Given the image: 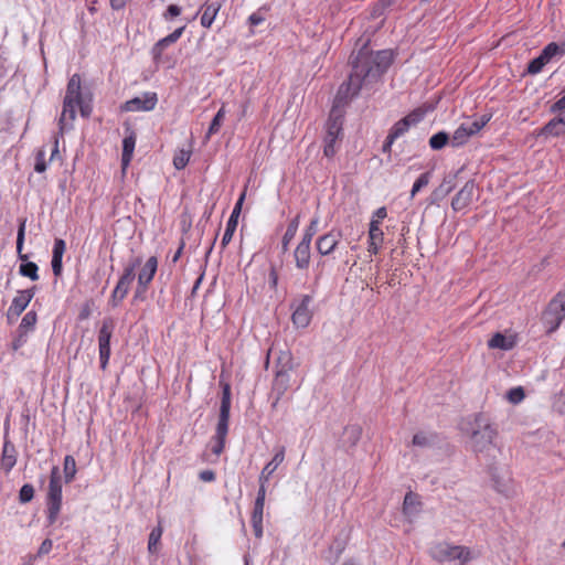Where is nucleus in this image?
Instances as JSON below:
<instances>
[{"mask_svg": "<svg viewBox=\"0 0 565 565\" xmlns=\"http://www.w3.org/2000/svg\"><path fill=\"white\" fill-rule=\"evenodd\" d=\"M460 430L469 438V445L476 454H488L495 448L497 429L483 414L468 416L460 423Z\"/></svg>", "mask_w": 565, "mask_h": 565, "instance_id": "obj_1", "label": "nucleus"}, {"mask_svg": "<svg viewBox=\"0 0 565 565\" xmlns=\"http://www.w3.org/2000/svg\"><path fill=\"white\" fill-rule=\"evenodd\" d=\"M76 108H79L83 117H88L92 108L89 102H86L81 89V77L74 74L67 84L64 97L63 109L58 120L60 134L72 128V122L76 117Z\"/></svg>", "mask_w": 565, "mask_h": 565, "instance_id": "obj_2", "label": "nucleus"}, {"mask_svg": "<svg viewBox=\"0 0 565 565\" xmlns=\"http://www.w3.org/2000/svg\"><path fill=\"white\" fill-rule=\"evenodd\" d=\"M367 58L363 54H358L352 65V73L347 83H343L335 96V107L345 104L349 99L359 94L365 81L373 78L365 76Z\"/></svg>", "mask_w": 565, "mask_h": 565, "instance_id": "obj_3", "label": "nucleus"}, {"mask_svg": "<svg viewBox=\"0 0 565 565\" xmlns=\"http://www.w3.org/2000/svg\"><path fill=\"white\" fill-rule=\"evenodd\" d=\"M430 556L438 562L458 561L459 565H466L468 562L477 558L479 553L461 545H451L447 542H440L430 547Z\"/></svg>", "mask_w": 565, "mask_h": 565, "instance_id": "obj_4", "label": "nucleus"}, {"mask_svg": "<svg viewBox=\"0 0 565 565\" xmlns=\"http://www.w3.org/2000/svg\"><path fill=\"white\" fill-rule=\"evenodd\" d=\"M343 113L339 107H333L326 124V136L323 139V154L332 158L338 150L339 141L342 138Z\"/></svg>", "mask_w": 565, "mask_h": 565, "instance_id": "obj_5", "label": "nucleus"}, {"mask_svg": "<svg viewBox=\"0 0 565 565\" xmlns=\"http://www.w3.org/2000/svg\"><path fill=\"white\" fill-rule=\"evenodd\" d=\"M565 318V292H558L548 303L543 321L548 332L555 331Z\"/></svg>", "mask_w": 565, "mask_h": 565, "instance_id": "obj_6", "label": "nucleus"}, {"mask_svg": "<svg viewBox=\"0 0 565 565\" xmlns=\"http://www.w3.org/2000/svg\"><path fill=\"white\" fill-rule=\"evenodd\" d=\"M489 117L482 116L473 120H466L455 130L450 143L452 147H460L465 145L470 137L478 134L489 121Z\"/></svg>", "mask_w": 565, "mask_h": 565, "instance_id": "obj_7", "label": "nucleus"}, {"mask_svg": "<svg viewBox=\"0 0 565 565\" xmlns=\"http://www.w3.org/2000/svg\"><path fill=\"white\" fill-rule=\"evenodd\" d=\"M141 259L135 258L129 266L124 270V274L119 278L110 298L113 307H117L119 302L127 296L130 285L135 279V269L140 265Z\"/></svg>", "mask_w": 565, "mask_h": 565, "instance_id": "obj_8", "label": "nucleus"}, {"mask_svg": "<svg viewBox=\"0 0 565 565\" xmlns=\"http://www.w3.org/2000/svg\"><path fill=\"white\" fill-rule=\"evenodd\" d=\"M358 54H363L367 58V66L365 76H372L373 78L380 76L392 63V54L390 51H377L369 54L364 50H361Z\"/></svg>", "mask_w": 565, "mask_h": 565, "instance_id": "obj_9", "label": "nucleus"}, {"mask_svg": "<svg viewBox=\"0 0 565 565\" xmlns=\"http://www.w3.org/2000/svg\"><path fill=\"white\" fill-rule=\"evenodd\" d=\"M114 332V323L110 319H105L102 323V327L98 331V352H99V361L100 369L106 370L109 358L111 354L110 351V339Z\"/></svg>", "mask_w": 565, "mask_h": 565, "instance_id": "obj_10", "label": "nucleus"}, {"mask_svg": "<svg viewBox=\"0 0 565 565\" xmlns=\"http://www.w3.org/2000/svg\"><path fill=\"white\" fill-rule=\"evenodd\" d=\"M158 268V259L154 256L148 258L140 273L138 274V287L135 292V298H143V294L146 292L148 285L154 277V274Z\"/></svg>", "mask_w": 565, "mask_h": 565, "instance_id": "obj_11", "label": "nucleus"}, {"mask_svg": "<svg viewBox=\"0 0 565 565\" xmlns=\"http://www.w3.org/2000/svg\"><path fill=\"white\" fill-rule=\"evenodd\" d=\"M311 302V296L302 295L299 302L295 306L291 319L297 328H307L309 326L312 318Z\"/></svg>", "mask_w": 565, "mask_h": 565, "instance_id": "obj_12", "label": "nucleus"}, {"mask_svg": "<svg viewBox=\"0 0 565 565\" xmlns=\"http://www.w3.org/2000/svg\"><path fill=\"white\" fill-rule=\"evenodd\" d=\"M157 102V94L148 92L140 97L127 100L124 108L127 111H149L156 107Z\"/></svg>", "mask_w": 565, "mask_h": 565, "instance_id": "obj_13", "label": "nucleus"}, {"mask_svg": "<svg viewBox=\"0 0 565 565\" xmlns=\"http://www.w3.org/2000/svg\"><path fill=\"white\" fill-rule=\"evenodd\" d=\"M342 233L339 230H331L330 232L318 237L316 242L317 250L320 255H330L340 243Z\"/></svg>", "mask_w": 565, "mask_h": 565, "instance_id": "obj_14", "label": "nucleus"}, {"mask_svg": "<svg viewBox=\"0 0 565 565\" xmlns=\"http://www.w3.org/2000/svg\"><path fill=\"white\" fill-rule=\"evenodd\" d=\"M244 199H245V193H242L239 199L237 200V202L234 205V209H233L231 216L226 223V228H225V232H224L222 241H221L222 248H225L227 246V244L233 238V235L237 227L238 216L242 211V205H243Z\"/></svg>", "mask_w": 565, "mask_h": 565, "instance_id": "obj_15", "label": "nucleus"}, {"mask_svg": "<svg viewBox=\"0 0 565 565\" xmlns=\"http://www.w3.org/2000/svg\"><path fill=\"white\" fill-rule=\"evenodd\" d=\"M33 297L34 288L18 291L8 309V317H19L28 307Z\"/></svg>", "mask_w": 565, "mask_h": 565, "instance_id": "obj_16", "label": "nucleus"}, {"mask_svg": "<svg viewBox=\"0 0 565 565\" xmlns=\"http://www.w3.org/2000/svg\"><path fill=\"white\" fill-rule=\"evenodd\" d=\"M556 52V43L552 42L547 44L541 54L532 60L527 66V72L530 74H539L543 67L554 57Z\"/></svg>", "mask_w": 565, "mask_h": 565, "instance_id": "obj_17", "label": "nucleus"}, {"mask_svg": "<svg viewBox=\"0 0 565 565\" xmlns=\"http://www.w3.org/2000/svg\"><path fill=\"white\" fill-rule=\"evenodd\" d=\"M476 184L473 181H468L456 194L451 201V206L455 211H460L467 207L472 201L475 194Z\"/></svg>", "mask_w": 565, "mask_h": 565, "instance_id": "obj_18", "label": "nucleus"}, {"mask_svg": "<svg viewBox=\"0 0 565 565\" xmlns=\"http://www.w3.org/2000/svg\"><path fill=\"white\" fill-rule=\"evenodd\" d=\"M17 449L15 446L4 437L2 456H1V469L9 473L17 463Z\"/></svg>", "mask_w": 565, "mask_h": 565, "instance_id": "obj_19", "label": "nucleus"}, {"mask_svg": "<svg viewBox=\"0 0 565 565\" xmlns=\"http://www.w3.org/2000/svg\"><path fill=\"white\" fill-rule=\"evenodd\" d=\"M384 241V233L379 227V221H371L369 228V247L367 252L372 255H376Z\"/></svg>", "mask_w": 565, "mask_h": 565, "instance_id": "obj_20", "label": "nucleus"}, {"mask_svg": "<svg viewBox=\"0 0 565 565\" xmlns=\"http://www.w3.org/2000/svg\"><path fill=\"white\" fill-rule=\"evenodd\" d=\"M294 258L298 269H307L311 259V244L300 241L294 250Z\"/></svg>", "mask_w": 565, "mask_h": 565, "instance_id": "obj_21", "label": "nucleus"}, {"mask_svg": "<svg viewBox=\"0 0 565 565\" xmlns=\"http://www.w3.org/2000/svg\"><path fill=\"white\" fill-rule=\"evenodd\" d=\"M285 447L276 448L273 459L263 468L258 481L268 482L270 476L276 471L279 465L285 460Z\"/></svg>", "mask_w": 565, "mask_h": 565, "instance_id": "obj_22", "label": "nucleus"}, {"mask_svg": "<svg viewBox=\"0 0 565 565\" xmlns=\"http://www.w3.org/2000/svg\"><path fill=\"white\" fill-rule=\"evenodd\" d=\"M456 188V175L444 178L443 182L433 191L431 203H438L444 200Z\"/></svg>", "mask_w": 565, "mask_h": 565, "instance_id": "obj_23", "label": "nucleus"}, {"mask_svg": "<svg viewBox=\"0 0 565 565\" xmlns=\"http://www.w3.org/2000/svg\"><path fill=\"white\" fill-rule=\"evenodd\" d=\"M46 500H62V478L56 466L51 470Z\"/></svg>", "mask_w": 565, "mask_h": 565, "instance_id": "obj_24", "label": "nucleus"}, {"mask_svg": "<svg viewBox=\"0 0 565 565\" xmlns=\"http://www.w3.org/2000/svg\"><path fill=\"white\" fill-rule=\"evenodd\" d=\"M66 249V244L62 238H56L53 246L52 255V270L55 276H58L62 271V258Z\"/></svg>", "mask_w": 565, "mask_h": 565, "instance_id": "obj_25", "label": "nucleus"}, {"mask_svg": "<svg viewBox=\"0 0 565 565\" xmlns=\"http://www.w3.org/2000/svg\"><path fill=\"white\" fill-rule=\"evenodd\" d=\"M135 145H136V140L132 136L126 137L122 140L121 167H122L124 172L126 171V169L128 168V166L132 159Z\"/></svg>", "mask_w": 565, "mask_h": 565, "instance_id": "obj_26", "label": "nucleus"}, {"mask_svg": "<svg viewBox=\"0 0 565 565\" xmlns=\"http://www.w3.org/2000/svg\"><path fill=\"white\" fill-rule=\"evenodd\" d=\"M565 132V119L554 118L550 120L542 129L545 136L557 137Z\"/></svg>", "mask_w": 565, "mask_h": 565, "instance_id": "obj_27", "label": "nucleus"}, {"mask_svg": "<svg viewBox=\"0 0 565 565\" xmlns=\"http://www.w3.org/2000/svg\"><path fill=\"white\" fill-rule=\"evenodd\" d=\"M419 505L420 503L414 493H406L403 502V512L406 516L412 518L417 515L419 512Z\"/></svg>", "mask_w": 565, "mask_h": 565, "instance_id": "obj_28", "label": "nucleus"}, {"mask_svg": "<svg viewBox=\"0 0 565 565\" xmlns=\"http://www.w3.org/2000/svg\"><path fill=\"white\" fill-rule=\"evenodd\" d=\"M492 349L511 350L514 347V340L501 333H495L488 342Z\"/></svg>", "mask_w": 565, "mask_h": 565, "instance_id": "obj_29", "label": "nucleus"}, {"mask_svg": "<svg viewBox=\"0 0 565 565\" xmlns=\"http://www.w3.org/2000/svg\"><path fill=\"white\" fill-rule=\"evenodd\" d=\"M228 420L230 413H221L218 416V422L215 429V435L213 439H222L225 440L228 433Z\"/></svg>", "mask_w": 565, "mask_h": 565, "instance_id": "obj_30", "label": "nucleus"}, {"mask_svg": "<svg viewBox=\"0 0 565 565\" xmlns=\"http://www.w3.org/2000/svg\"><path fill=\"white\" fill-rule=\"evenodd\" d=\"M62 509V500H46V518L50 525L54 524Z\"/></svg>", "mask_w": 565, "mask_h": 565, "instance_id": "obj_31", "label": "nucleus"}, {"mask_svg": "<svg viewBox=\"0 0 565 565\" xmlns=\"http://www.w3.org/2000/svg\"><path fill=\"white\" fill-rule=\"evenodd\" d=\"M298 227H299V216H296L294 220L290 221V223L288 224L287 230L282 236L281 246H282L284 252H286L288 249L289 243L295 237V235L298 231Z\"/></svg>", "mask_w": 565, "mask_h": 565, "instance_id": "obj_32", "label": "nucleus"}, {"mask_svg": "<svg viewBox=\"0 0 565 565\" xmlns=\"http://www.w3.org/2000/svg\"><path fill=\"white\" fill-rule=\"evenodd\" d=\"M220 10V6L217 3H209L205 6L204 12L201 17V24L204 28H210L215 20V17Z\"/></svg>", "mask_w": 565, "mask_h": 565, "instance_id": "obj_33", "label": "nucleus"}, {"mask_svg": "<svg viewBox=\"0 0 565 565\" xmlns=\"http://www.w3.org/2000/svg\"><path fill=\"white\" fill-rule=\"evenodd\" d=\"M290 375L287 370H280L276 373L274 387L278 391L279 395H282L289 387Z\"/></svg>", "mask_w": 565, "mask_h": 565, "instance_id": "obj_34", "label": "nucleus"}, {"mask_svg": "<svg viewBox=\"0 0 565 565\" xmlns=\"http://www.w3.org/2000/svg\"><path fill=\"white\" fill-rule=\"evenodd\" d=\"M63 470H64L65 482L66 483L71 482L75 478V475L77 471L76 461L73 456H71V455L65 456Z\"/></svg>", "mask_w": 565, "mask_h": 565, "instance_id": "obj_35", "label": "nucleus"}, {"mask_svg": "<svg viewBox=\"0 0 565 565\" xmlns=\"http://www.w3.org/2000/svg\"><path fill=\"white\" fill-rule=\"evenodd\" d=\"M451 138H449L448 134L445 131H439L433 135L429 139V146L434 150L443 149Z\"/></svg>", "mask_w": 565, "mask_h": 565, "instance_id": "obj_36", "label": "nucleus"}, {"mask_svg": "<svg viewBox=\"0 0 565 565\" xmlns=\"http://www.w3.org/2000/svg\"><path fill=\"white\" fill-rule=\"evenodd\" d=\"M38 270H39V267L33 262L23 263L19 267L20 275H22L24 277H29L33 281L39 279Z\"/></svg>", "mask_w": 565, "mask_h": 565, "instance_id": "obj_37", "label": "nucleus"}, {"mask_svg": "<svg viewBox=\"0 0 565 565\" xmlns=\"http://www.w3.org/2000/svg\"><path fill=\"white\" fill-rule=\"evenodd\" d=\"M319 222H320L319 216L312 217V220L310 221L309 225L303 231V235H302L301 241H303V242L307 241V243L311 244V241H312L313 236L318 232Z\"/></svg>", "mask_w": 565, "mask_h": 565, "instance_id": "obj_38", "label": "nucleus"}, {"mask_svg": "<svg viewBox=\"0 0 565 565\" xmlns=\"http://www.w3.org/2000/svg\"><path fill=\"white\" fill-rule=\"evenodd\" d=\"M434 441V436L426 433H417L413 437V445L422 448L431 446Z\"/></svg>", "mask_w": 565, "mask_h": 565, "instance_id": "obj_39", "label": "nucleus"}, {"mask_svg": "<svg viewBox=\"0 0 565 565\" xmlns=\"http://www.w3.org/2000/svg\"><path fill=\"white\" fill-rule=\"evenodd\" d=\"M430 172L422 173L418 179L414 182L411 190V199H413L423 188H425L430 181Z\"/></svg>", "mask_w": 565, "mask_h": 565, "instance_id": "obj_40", "label": "nucleus"}, {"mask_svg": "<svg viewBox=\"0 0 565 565\" xmlns=\"http://www.w3.org/2000/svg\"><path fill=\"white\" fill-rule=\"evenodd\" d=\"M161 536H162V529L160 526L152 529V531L149 534V540H148V551L150 553L157 552V545L159 544Z\"/></svg>", "mask_w": 565, "mask_h": 565, "instance_id": "obj_41", "label": "nucleus"}, {"mask_svg": "<svg viewBox=\"0 0 565 565\" xmlns=\"http://www.w3.org/2000/svg\"><path fill=\"white\" fill-rule=\"evenodd\" d=\"M174 42L172 41V39L170 38V35H167L164 36L163 39L159 40L153 49H152V55H153V58L157 61L160 58V56L162 55V52L163 50L173 44Z\"/></svg>", "mask_w": 565, "mask_h": 565, "instance_id": "obj_42", "label": "nucleus"}, {"mask_svg": "<svg viewBox=\"0 0 565 565\" xmlns=\"http://www.w3.org/2000/svg\"><path fill=\"white\" fill-rule=\"evenodd\" d=\"M409 128H411V126H408L407 121L404 118L398 120L397 122H395V125L392 127V129L390 131L391 138H396V139L399 138Z\"/></svg>", "mask_w": 565, "mask_h": 565, "instance_id": "obj_43", "label": "nucleus"}, {"mask_svg": "<svg viewBox=\"0 0 565 565\" xmlns=\"http://www.w3.org/2000/svg\"><path fill=\"white\" fill-rule=\"evenodd\" d=\"M231 411V388L228 384H225L223 386V394H222V401H221V413H230Z\"/></svg>", "mask_w": 565, "mask_h": 565, "instance_id": "obj_44", "label": "nucleus"}, {"mask_svg": "<svg viewBox=\"0 0 565 565\" xmlns=\"http://www.w3.org/2000/svg\"><path fill=\"white\" fill-rule=\"evenodd\" d=\"M24 235H25V221H22L18 228V235H17V252L19 254L20 259H25L26 256L22 255V248L24 243Z\"/></svg>", "mask_w": 565, "mask_h": 565, "instance_id": "obj_45", "label": "nucleus"}, {"mask_svg": "<svg viewBox=\"0 0 565 565\" xmlns=\"http://www.w3.org/2000/svg\"><path fill=\"white\" fill-rule=\"evenodd\" d=\"M190 157L191 153L185 150H181L178 154H175L173 158V166L175 167V169L181 170L185 168L190 160Z\"/></svg>", "mask_w": 565, "mask_h": 565, "instance_id": "obj_46", "label": "nucleus"}, {"mask_svg": "<svg viewBox=\"0 0 565 565\" xmlns=\"http://www.w3.org/2000/svg\"><path fill=\"white\" fill-rule=\"evenodd\" d=\"M34 497V488L32 484L25 483L19 492V500L21 503L30 502Z\"/></svg>", "mask_w": 565, "mask_h": 565, "instance_id": "obj_47", "label": "nucleus"}, {"mask_svg": "<svg viewBox=\"0 0 565 565\" xmlns=\"http://www.w3.org/2000/svg\"><path fill=\"white\" fill-rule=\"evenodd\" d=\"M425 113L422 109H416L408 114L404 119L407 121L408 126H413L423 120Z\"/></svg>", "mask_w": 565, "mask_h": 565, "instance_id": "obj_48", "label": "nucleus"}, {"mask_svg": "<svg viewBox=\"0 0 565 565\" xmlns=\"http://www.w3.org/2000/svg\"><path fill=\"white\" fill-rule=\"evenodd\" d=\"M523 398L524 392L522 387H514L508 393V399L513 404L520 403Z\"/></svg>", "mask_w": 565, "mask_h": 565, "instance_id": "obj_49", "label": "nucleus"}, {"mask_svg": "<svg viewBox=\"0 0 565 565\" xmlns=\"http://www.w3.org/2000/svg\"><path fill=\"white\" fill-rule=\"evenodd\" d=\"M35 323H36L35 312L29 311L22 318L20 328H24V329L33 328L35 326Z\"/></svg>", "mask_w": 565, "mask_h": 565, "instance_id": "obj_50", "label": "nucleus"}, {"mask_svg": "<svg viewBox=\"0 0 565 565\" xmlns=\"http://www.w3.org/2000/svg\"><path fill=\"white\" fill-rule=\"evenodd\" d=\"M47 166L45 162V152L43 150H40L36 156V162L34 166V170L39 173H42L46 170Z\"/></svg>", "mask_w": 565, "mask_h": 565, "instance_id": "obj_51", "label": "nucleus"}, {"mask_svg": "<svg viewBox=\"0 0 565 565\" xmlns=\"http://www.w3.org/2000/svg\"><path fill=\"white\" fill-rule=\"evenodd\" d=\"M222 124H223V119L214 116V118L212 119L211 125L209 127V130L206 132L205 139L209 140L212 135L216 134L220 130Z\"/></svg>", "mask_w": 565, "mask_h": 565, "instance_id": "obj_52", "label": "nucleus"}, {"mask_svg": "<svg viewBox=\"0 0 565 565\" xmlns=\"http://www.w3.org/2000/svg\"><path fill=\"white\" fill-rule=\"evenodd\" d=\"M265 502H256L254 504V511L252 514V521H263Z\"/></svg>", "mask_w": 565, "mask_h": 565, "instance_id": "obj_53", "label": "nucleus"}, {"mask_svg": "<svg viewBox=\"0 0 565 565\" xmlns=\"http://www.w3.org/2000/svg\"><path fill=\"white\" fill-rule=\"evenodd\" d=\"M52 547H53V542L50 539H45L39 547L38 556H43V555L49 554L52 551Z\"/></svg>", "mask_w": 565, "mask_h": 565, "instance_id": "obj_54", "label": "nucleus"}, {"mask_svg": "<svg viewBox=\"0 0 565 565\" xmlns=\"http://www.w3.org/2000/svg\"><path fill=\"white\" fill-rule=\"evenodd\" d=\"M387 216V211L384 206L379 207L374 213L371 221H379V227H381V221Z\"/></svg>", "mask_w": 565, "mask_h": 565, "instance_id": "obj_55", "label": "nucleus"}, {"mask_svg": "<svg viewBox=\"0 0 565 565\" xmlns=\"http://www.w3.org/2000/svg\"><path fill=\"white\" fill-rule=\"evenodd\" d=\"M181 13V8L178 7L177 4H170L167 9V12L163 14V17L166 19L168 18H174V17H178L180 15Z\"/></svg>", "mask_w": 565, "mask_h": 565, "instance_id": "obj_56", "label": "nucleus"}, {"mask_svg": "<svg viewBox=\"0 0 565 565\" xmlns=\"http://www.w3.org/2000/svg\"><path fill=\"white\" fill-rule=\"evenodd\" d=\"M199 478L204 482H212L215 480V473L212 470H203L200 472Z\"/></svg>", "mask_w": 565, "mask_h": 565, "instance_id": "obj_57", "label": "nucleus"}, {"mask_svg": "<svg viewBox=\"0 0 565 565\" xmlns=\"http://www.w3.org/2000/svg\"><path fill=\"white\" fill-rule=\"evenodd\" d=\"M225 447V440L214 439V445L212 447V451L214 455L220 456Z\"/></svg>", "mask_w": 565, "mask_h": 565, "instance_id": "obj_58", "label": "nucleus"}, {"mask_svg": "<svg viewBox=\"0 0 565 565\" xmlns=\"http://www.w3.org/2000/svg\"><path fill=\"white\" fill-rule=\"evenodd\" d=\"M266 484L267 482L259 481V489L256 497V502H265L266 499Z\"/></svg>", "mask_w": 565, "mask_h": 565, "instance_id": "obj_59", "label": "nucleus"}, {"mask_svg": "<svg viewBox=\"0 0 565 565\" xmlns=\"http://www.w3.org/2000/svg\"><path fill=\"white\" fill-rule=\"evenodd\" d=\"M248 21L250 25L256 26L264 22V17H262L259 13H253L249 15Z\"/></svg>", "mask_w": 565, "mask_h": 565, "instance_id": "obj_60", "label": "nucleus"}, {"mask_svg": "<svg viewBox=\"0 0 565 565\" xmlns=\"http://www.w3.org/2000/svg\"><path fill=\"white\" fill-rule=\"evenodd\" d=\"M254 533L256 537L263 536V521H252Z\"/></svg>", "mask_w": 565, "mask_h": 565, "instance_id": "obj_61", "label": "nucleus"}, {"mask_svg": "<svg viewBox=\"0 0 565 565\" xmlns=\"http://www.w3.org/2000/svg\"><path fill=\"white\" fill-rule=\"evenodd\" d=\"M565 109V95L562 96L551 108L553 113Z\"/></svg>", "mask_w": 565, "mask_h": 565, "instance_id": "obj_62", "label": "nucleus"}, {"mask_svg": "<svg viewBox=\"0 0 565 565\" xmlns=\"http://www.w3.org/2000/svg\"><path fill=\"white\" fill-rule=\"evenodd\" d=\"M184 29H185V26H180V28L175 29L172 33L169 34L174 43L181 38V35L184 32Z\"/></svg>", "mask_w": 565, "mask_h": 565, "instance_id": "obj_63", "label": "nucleus"}, {"mask_svg": "<svg viewBox=\"0 0 565 565\" xmlns=\"http://www.w3.org/2000/svg\"><path fill=\"white\" fill-rule=\"evenodd\" d=\"M129 0H110L111 8L115 10L122 9Z\"/></svg>", "mask_w": 565, "mask_h": 565, "instance_id": "obj_64", "label": "nucleus"}]
</instances>
